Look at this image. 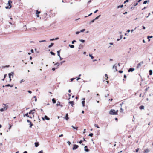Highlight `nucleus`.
Returning a JSON list of instances; mask_svg holds the SVG:
<instances>
[{"mask_svg":"<svg viewBox=\"0 0 153 153\" xmlns=\"http://www.w3.org/2000/svg\"><path fill=\"white\" fill-rule=\"evenodd\" d=\"M80 33V31H77V32H76V34H79V33Z\"/></svg>","mask_w":153,"mask_h":153,"instance_id":"3c124183","label":"nucleus"},{"mask_svg":"<svg viewBox=\"0 0 153 153\" xmlns=\"http://www.w3.org/2000/svg\"><path fill=\"white\" fill-rule=\"evenodd\" d=\"M8 108V106H6L5 107H4V108H2L3 109H4V111H6Z\"/></svg>","mask_w":153,"mask_h":153,"instance_id":"6ab92c4d","label":"nucleus"},{"mask_svg":"<svg viewBox=\"0 0 153 153\" xmlns=\"http://www.w3.org/2000/svg\"><path fill=\"white\" fill-rule=\"evenodd\" d=\"M60 63H56L55 64H54V65H56L57 66V67L56 68H58V67Z\"/></svg>","mask_w":153,"mask_h":153,"instance_id":"2eb2a0df","label":"nucleus"},{"mask_svg":"<svg viewBox=\"0 0 153 153\" xmlns=\"http://www.w3.org/2000/svg\"><path fill=\"white\" fill-rule=\"evenodd\" d=\"M32 111H31V110L30 111L29 113H28V114H32Z\"/></svg>","mask_w":153,"mask_h":153,"instance_id":"4d7b16f0","label":"nucleus"},{"mask_svg":"<svg viewBox=\"0 0 153 153\" xmlns=\"http://www.w3.org/2000/svg\"><path fill=\"white\" fill-rule=\"evenodd\" d=\"M10 86V85L9 84H7L5 85L6 87H8Z\"/></svg>","mask_w":153,"mask_h":153,"instance_id":"338daca9","label":"nucleus"},{"mask_svg":"<svg viewBox=\"0 0 153 153\" xmlns=\"http://www.w3.org/2000/svg\"><path fill=\"white\" fill-rule=\"evenodd\" d=\"M56 68H52V70L53 71H54L55 70Z\"/></svg>","mask_w":153,"mask_h":153,"instance_id":"0e129e2a","label":"nucleus"},{"mask_svg":"<svg viewBox=\"0 0 153 153\" xmlns=\"http://www.w3.org/2000/svg\"><path fill=\"white\" fill-rule=\"evenodd\" d=\"M134 70L135 69L134 68H130L128 70V72H132L134 71Z\"/></svg>","mask_w":153,"mask_h":153,"instance_id":"4468645a","label":"nucleus"},{"mask_svg":"<svg viewBox=\"0 0 153 153\" xmlns=\"http://www.w3.org/2000/svg\"><path fill=\"white\" fill-rule=\"evenodd\" d=\"M139 148H137L136 150V152H138V150H139Z\"/></svg>","mask_w":153,"mask_h":153,"instance_id":"bf43d9fd","label":"nucleus"},{"mask_svg":"<svg viewBox=\"0 0 153 153\" xmlns=\"http://www.w3.org/2000/svg\"><path fill=\"white\" fill-rule=\"evenodd\" d=\"M75 79V78H71V79H70V80H71V82H72Z\"/></svg>","mask_w":153,"mask_h":153,"instance_id":"de8ad7c7","label":"nucleus"},{"mask_svg":"<svg viewBox=\"0 0 153 153\" xmlns=\"http://www.w3.org/2000/svg\"><path fill=\"white\" fill-rule=\"evenodd\" d=\"M94 126L95 127H96L98 128H100V127H99V126H98V125L97 124H94Z\"/></svg>","mask_w":153,"mask_h":153,"instance_id":"cd10ccee","label":"nucleus"},{"mask_svg":"<svg viewBox=\"0 0 153 153\" xmlns=\"http://www.w3.org/2000/svg\"><path fill=\"white\" fill-rule=\"evenodd\" d=\"M118 111V110L115 111L114 109H111L109 111V113L111 115H116L117 114V112Z\"/></svg>","mask_w":153,"mask_h":153,"instance_id":"f257e3e1","label":"nucleus"},{"mask_svg":"<svg viewBox=\"0 0 153 153\" xmlns=\"http://www.w3.org/2000/svg\"><path fill=\"white\" fill-rule=\"evenodd\" d=\"M27 122L29 123H30V127L31 128L32 126H33V124L32 123L31 121L29 120H27Z\"/></svg>","mask_w":153,"mask_h":153,"instance_id":"6e6552de","label":"nucleus"},{"mask_svg":"<svg viewBox=\"0 0 153 153\" xmlns=\"http://www.w3.org/2000/svg\"><path fill=\"white\" fill-rule=\"evenodd\" d=\"M149 151H150L149 149H146L144 150V152H145V153H148V152Z\"/></svg>","mask_w":153,"mask_h":153,"instance_id":"aec40b11","label":"nucleus"},{"mask_svg":"<svg viewBox=\"0 0 153 153\" xmlns=\"http://www.w3.org/2000/svg\"><path fill=\"white\" fill-rule=\"evenodd\" d=\"M38 153H43V151L42 150H41L40 151H39Z\"/></svg>","mask_w":153,"mask_h":153,"instance_id":"5fc2aeb1","label":"nucleus"},{"mask_svg":"<svg viewBox=\"0 0 153 153\" xmlns=\"http://www.w3.org/2000/svg\"><path fill=\"white\" fill-rule=\"evenodd\" d=\"M35 146L36 147H38L39 145V143H37V142L35 143Z\"/></svg>","mask_w":153,"mask_h":153,"instance_id":"7c9ffc66","label":"nucleus"},{"mask_svg":"<svg viewBox=\"0 0 153 153\" xmlns=\"http://www.w3.org/2000/svg\"><path fill=\"white\" fill-rule=\"evenodd\" d=\"M31 111H32V118H33L34 117V114L35 113V110L34 109H33V110H31Z\"/></svg>","mask_w":153,"mask_h":153,"instance_id":"f8f14e48","label":"nucleus"},{"mask_svg":"<svg viewBox=\"0 0 153 153\" xmlns=\"http://www.w3.org/2000/svg\"><path fill=\"white\" fill-rule=\"evenodd\" d=\"M122 37H123V36L122 35H120V38H119V39H117V41H119L120 39H122Z\"/></svg>","mask_w":153,"mask_h":153,"instance_id":"4be33fe9","label":"nucleus"},{"mask_svg":"<svg viewBox=\"0 0 153 153\" xmlns=\"http://www.w3.org/2000/svg\"><path fill=\"white\" fill-rule=\"evenodd\" d=\"M153 36H148V37H147V38L148 39H149V41H150V39H149V38H152Z\"/></svg>","mask_w":153,"mask_h":153,"instance_id":"c756f323","label":"nucleus"},{"mask_svg":"<svg viewBox=\"0 0 153 153\" xmlns=\"http://www.w3.org/2000/svg\"><path fill=\"white\" fill-rule=\"evenodd\" d=\"M46 41L45 40H42V41H39V42H45Z\"/></svg>","mask_w":153,"mask_h":153,"instance_id":"09e8293b","label":"nucleus"},{"mask_svg":"<svg viewBox=\"0 0 153 153\" xmlns=\"http://www.w3.org/2000/svg\"><path fill=\"white\" fill-rule=\"evenodd\" d=\"M82 100H83L82 102V106L83 107H84L85 106V98H83Z\"/></svg>","mask_w":153,"mask_h":153,"instance_id":"423d86ee","label":"nucleus"},{"mask_svg":"<svg viewBox=\"0 0 153 153\" xmlns=\"http://www.w3.org/2000/svg\"><path fill=\"white\" fill-rule=\"evenodd\" d=\"M50 53L52 55H55V53L53 52L52 51H51L50 52Z\"/></svg>","mask_w":153,"mask_h":153,"instance_id":"c03bdc74","label":"nucleus"},{"mask_svg":"<svg viewBox=\"0 0 153 153\" xmlns=\"http://www.w3.org/2000/svg\"><path fill=\"white\" fill-rule=\"evenodd\" d=\"M143 61H141L137 65V67L138 68H139L140 67L141 65L142 64H143Z\"/></svg>","mask_w":153,"mask_h":153,"instance_id":"39448f33","label":"nucleus"},{"mask_svg":"<svg viewBox=\"0 0 153 153\" xmlns=\"http://www.w3.org/2000/svg\"><path fill=\"white\" fill-rule=\"evenodd\" d=\"M69 46L71 48H74V46L73 45H71L70 44H69Z\"/></svg>","mask_w":153,"mask_h":153,"instance_id":"a878e982","label":"nucleus"},{"mask_svg":"<svg viewBox=\"0 0 153 153\" xmlns=\"http://www.w3.org/2000/svg\"><path fill=\"white\" fill-rule=\"evenodd\" d=\"M12 3V2L10 1V0H9L8 1V3L7 4L9 6H6L5 7V8L7 9H10L11 8V3Z\"/></svg>","mask_w":153,"mask_h":153,"instance_id":"f03ea898","label":"nucleus"},{"mask_svg":"<svg viewBox=\"0 0 153 153\" xmlns=\"http://www.w3.org/2000/svg\"><path fill=\"white\" fill-rule=\"evenodd\" d=\"M89 56L91 57L92 59H93L94 57L91 55V54H89Z\"/></svg>","mask_w":153,"mask_h":153,"instance_id":"f704fd0d","label":"nucleus"},{"mask_svg":"<svg viewBox=\"0 0 153 153\" xmlns=\"http://www.w3.org/2000/svg\"><path fill=\"white\" fill-rule=\"evenodd\" d=\"M149 74L150 75H152V70L149 71Z\"/></svg>","mask_w":153,"mask_h":153,"instance_id":"bb28decb","label":"nucleus"},{"mask_svg":"<svg viewBox=\"0 0 153 153\" xmlns=\"http://www.w3.org/2000/svg\"><path fill=\"white\" fill-rule=\"evenodd\" d=\"M4 111V109H3L1 108V109H0V111L2 112Z\"/></svg>","mask_w":153,"mask_h":153,"instance_id":"8fccbe9b","label":"nucleus"},{"mask_svg":"<svg viewBox=\"0 0 153 153\" xmlns=\"http://www.w3.org/2000/svg\"><path fill=\"white\" fill-rule=\"evenodd\" d=\"M67 143L69 145H70V144H71V143L69 141H68V142H67Z\"/></svg>","mask_w":153,"mask_h":153,"instance_id":"864d4df0","label":"nucleus"},{"mask_svg":"<svg viewBox=\"0 0 153 153\" xmlns=\"http://www.w3.org/2000/svg\"><path fill=\"white\" fill-rule=\"evenodd\" d=\"M144 107L143 105H141L140 106L139 108L141 110L142 109H144Z\"/></svg>","mask_w":153,"mask_h":153,"instance_id":"412c9836","label":"nucleus"},{"mask_svg":"<svg viewBox=\"0 0 153 153\" xmlns=\"http://www.w3.org/2000/svg\"><path fill=\"white\" fill-rule=\"evenodd\" d=\"M52 101L53 103H55L56 102V100H55L54 98H53L52 99Z\"/></svg>","mask_w":153,"mask_h":153,"instance_id":"72a5a7b5","label":"nucleus"},{"mask_svg":"<svg viewBox=\"0 0 153 153\" xmlns=\"http://www.w3.org/2000/svg\"><path fill=\"white\" fill-rule=\"evenodd\" d=\"M98 11V10H96L94 12V13H96L97 11Z\"/></svg>","mask_w":153,"mask_h":153,"instance_id":"69168bd1","label":"nucleus"},{"mask_svg":"<svg viewBox=\"0 0 153 153\" xmlns=\"http://www.w3.org/2000/svg\"><path fill=\"white\" fill-rule=\"evenodd\" d=\"M78 142H79V143L80 144H81L82 142V140H80L79 142H77V143Z\"/></svg>","mask_w":153,"mask_h":153,"instance_id":"052dcab7","label":"nucleus"},{"mask_svg":"<svg viewBox=\"0 0 153 153\" xmlns=\"http://www.w3.org/2000/svg\"><path fill=\"white\" fill-rule=\"evenodd\" d=\"M24 80H23V79H22V80H21L20 81V83H22V82H24Z\"/></svg>","mask_w":153,"mask_h":153,"instance_id":"603ef678","label":"nucleus"},{"mask_svg":"<svg viewBox=\"0 0 153 153\" xmlns=\"http://www.w3.org/2000/svg\"><path fill=\"white\" fill-rule=\"evenodd\" d=\"M53 45L54 44L53 43H51V44L48 46V47L49 48H51Z\"/></svg>","mask_w":153,"mask_h":153,"instance_id":"c85d7f7f","label":"nucleus"},{"mask_svg":"<svg viewBox=\"0 0 153 153\" xmlns=\"http://www.w3.org/2000/svg\"><path fill=\"white\" fill-rule=\"evenodd\" d=\"M94 21L95 20H94V19L93 20L91 21L89 23L90 24H91L92 23H93V22H94Z\"/></svg>","mask_w":153,"mask_h":153,"instance_id":"58836bf2","label":"nucleus"},{"mask_svg":"<svg viewBox=\"0 0 153 153\" xmlns=\"http://www.w3.org/2000/svg\"><path fill=\"white\" fill-rule=\"evenodd\" d=\"M57 55L59 57L60 60H62L63 58H61L60 55V50L58 51H57Z\"/></svg>","mask_w":153,"mask_h":153,"instance_id":"7ed1b4c3","label":"nucleus"},{"mask_svg":"<svg viewBox=\"0 0 153 153\" xmlns=\"http://www.w3.org/2000/svg\"><path fill=\"white\" fill-rule=\"evenodd\" d=\"M85 30V29H83L81 30L80 31V32H83Z\"/></svg>","mask_w":153,"mask_h":153,"instance_id":"37998d69","label":"nucleus"},{"mask_svg":"<svg viewBox=\"0 0 153 153\" xmlns=\"http://www.w3.org/2000/svg\"><path fill=\"white\" fill-rule=\"evenodd\" d=\"M112 69L114 72L116 71H117V66H115V65H114L113 66Z\"/></svg>","mask_w":153,"mask_h":153,"instance_id":"20e7f679","label":"nucleus"},{"mask_svg":"<svg viewBox=\"0 0 153 153\" xmlns=\"http://www.w3.org/2000/svg\"><path fill=\"white\" fill-rule=\"evenodd\" d=\"M31 111H32V118H33L34 117V114L35 113V110L34 109H33V110H31Z\"/></svg>","mask_w":153,"mask_h":153,"instance_id":"ddd939ff","label":"nucleus"},{"mask_svg":"<svg viewBox=\"0 0 153 153\" xmlns=\"http://www.w3.org/2000/svg\"><path fill=\"white\" fill-rule=\"evenodd\" d=\"M136 27H135V28H134V29H132L130 31L132 32L134 30L136 29Z\"/></svg>","mask_w":153,"mask_h":153,"instance_id":"13d9d810","label":"nucleus"},{"mask_svg":"<svg viewBox=\"0 0 153 153\" xmlns=\"http://www.w3.org/2000/svg\"><path fill=\"white\" fill-rule=\"evenodd\" d=\"M78 147V146L76 145H74L73 148V150H75Z\"/></svg>","mask_w":153,"mask_h":153,"instance_id":"0eeeda50","label":"nucleus"},{"mask_svg":"<svg viewBox=\"0 0 153 153\" xmlns=\"http://www.w3.org/2000/svg\"><path fill=\"white\" fill-rule=\"evenodd\" d=\"M105 77H106L105 80H107L108 79V75L106 74H105Z\"/></svg>","mask_w":153,"mask_h":153,"instance_id":"2f4dec72","label":"nucleus"},{"mask_svg":"<svg viewBox=\"0 0 153 153\" xmlns=\"http://www.w3.org/2000/svg\"><path fill=\"white\" fill-rule=\"evenodd\" d=\"M65 62V61H62V62H60V64L61 65L64 62Z\"/></svg>","mask_w":153,"mask_h":153,"instance_id":"6e6d98bb","label":"nucleus"},{"mask_svg":"<svg viewBox=\"0 0 153 153\" xmlns=\"http://www.w3.org/2000/svg\"><path fill=\"white\" fill-rule=\"evenodd\" d=\"M80 77H78V78L77 79H76V80L77 81H78V80H79V79H80Z\"/></svg>","mask_w":153,"mask_h":153,"instance_id":"774afa93","label":"nucleus"},{"mask_svg":"<svg viewBox=\"0 0 153 153\" xmlns=\"http://www.w3.org/2000/svg\"><path fill=\"white\" fill-rule=\"evenodd\" d=\"M87 148V146H85L84 147V150L86 152H88L89 151V149L86 148Z\"/></svg>","mask_w":153,"mask_h":153,"instance_id":"dca6fc26","label":"nucleus"},{"mask_svg":"<svg viewBox=\"0 0 153 153\" xmlns=\"http://www.w3.org/2000/svg\"><path fill=\"white\" fill-rule=\"evenodd\" d=\"M101 16L100 15H99L97 17H96L94 19V20H97V19L98 18L100 17V16Z\"/></svg>","mask_w":153,"mask_h":153,"instance_id":"473e14b6","label":"nucleus"},{"mask_svg":"<svg viewBox=\"0 0 153 153\" xmlns=\"http://www.w3.org/2000/svg\"><path fill=\"white\" fill-rule=\"evenodd\" d=\"M129 1V0H126L124 2V3H125L127 2H128Z\"/></svg>","mask_w":153,"mask_h":153,"instance_id":"680f3d73","label":"nucleus"},{"mask_svg":"<svg viewBox=\"0 0 153 153\" xmlns=\"http://www.w3.org/2000/svg\"><path fill=\"white\" fill-rule=\"evenodd\" d=\"M59 105H60V102H59L58 101L57 102V104H56V105L57 106H58Z\"/></svg>","mask_w":153,"mask_h":153,"instance_id":"e433bc0d","label":"nucleus"},{"mask_svg":"<svg viewBox=\"0 0 153 153\" xmlns=\"http://www.w3.org/2000/svg\"><path fill=\"white\" fill-rule=\"evenodd\" d=\"M44 117H45V119H46V120H49V119H50L49 118H48V117H47V116H46V115H45V116Z\"/></svg>","mask_w":153,"mask_h":153,"instance_id":"393cba45","label":"nucleus"},{"mask_svg":"<svg viewBox=\"0 0 153 153\" xmlns=\"http://www.w3.org/2000/svg\"><path fill=\"white\" fill-rule=\"evenodd\" d=\"M23 29L25 31H26L27 30V27L26 25H25L23 26Z\"/></svg>","mask_w":153,"mask_h":153,"instance_id":"5701e85b","label":"nucleus"},{"mask_svg":"<svg viewBox=\"0 0 153 153\" xmlns=\"http://www.w3.org/2000/svg\"><path fill=\"white\" fill-rule=\"evenodd\" d=\"M76 42V41L75 40H73V41H72L71 43L72 44H74V42Z\"/></svg>","mask_w":153,"mask_h":153,"instance_id":"a18cd8bd","label":"nucleus"},{"mask_svg":"<svg viewBox=\"0 0 153 153\" xmlns=\"http://www.w3.org/2000/svg\"><path fill=\"white\" fill-rule=\"evenodd\" d=\"M147 2H148V1H144V2L143 3V4H146Z\"/></svg>","mask_w":153,"mask_h":153,"instance_id":"49530a36","label":"nucleus"},{"mask_svg":"<svg viewBox=\"0 0 153 153\" xmlns=\"http://www.w3.org/2000/svg\"><path fill=\"white\" fill-rule=\"evenodd\" d=\"M71 127L74 129H76V130H77L78 128V127H74L73 126H72Z\"/></svg>","mask_w":153,"mask_h":153,"instance_id":"b1692460","label":"nucleus"},{"mask_svg":"<svg viewBox=\"0 0 153 153\" xmlns=\"http://www.w3.org/2000/svg\"><path fill=\"white\" fill-rule=\"evenodd\" d=\"M6 76H7V74H5L4 75V78L2 79L3 81H4V79L6 78Z\"/></svg>","mask_w":153,"mask_h":153,"instance_id":"a19ab883","label":"nucleus"},{"mask_svg":"<svg viewBox=\"0 0 153 153\" xmlns=\"http://www.w3.org/2000/svg\"><path fill=\"white\" fill-rule=\"evenodd\" d=\"M40 13V11H39L38 10H36V16L37 17H39V14Z\"/></svg>","mask_w":153,"mask_h":153,"instance_id":"9b49d317","label":"nucleus"},{"mask_svg":"<svg viewBox=\"0 0 153 153\" xmlns=\"http://www.w3.org/2000/svg\"><path fill=\"white\" fill-rule=\"evenodd\" d=\"M25 116H27V117L30 118H32V116H30L29 115H28V113H27L24 115V117H25Z\"/></svg>","mask_w":153,"mask_h":153,"instance_id":"1a4fd4ad","label":"nucleus"},{"mask_svg":"<svg viewBox=\"0 0 153 153\" xmlns=\"http://www.w3.org/2000/svg\"><path fill=\"white\" fill-rule=\"evenodd\" d=\"M69 103L71 104V106L73 107V105H74V102L72 101H69Z\"/></svg>","mask_w":153,"mask_h":153,"instance_id":"a211bd4d","label":"nucleus"},{"mask_svg":"<svg viewBox=\"0 0 153 153\" xmlns=\"http://www.w3.org/2000/svg\"><path fill=\"white\" fill-rule=\"evenodd\" d=\"M14 72H11L9 73L8 74V75L9 76H11V75L12 76V77H13V74H14Z\"/></svg>","mask_w":153,"mask_h":153,"instance_id":"f3484780","label":"nucleus"},{"mask_svg":"<svg viewBox=\"0 0 153 153\" xmlns=\"http://www.w3.org/2000/svg\"><path fill=\"white\" fill-rule=\"evenodd\" d=\"M123 104V102L122 103L120 104V105L121 106V107H122V106Z\"/></svg>","mask_w":153,"mask_h":153,"instance_id":"e2e57ef3","label":"nucleus"},{"mask_svg":"<svg viewBox=\"0 0 153 153\" xmlns=\"http://www.w3.org/2000/svg\"><path fill=\"white\" fill-rule=\"evenodd\" d=\"M79 41L82 43H84L85 42V40L83 39H80Z\"/></svg>","mask_w":153,"mask_h":153,"instance_id":"4c0bfd02","label":"nucleus"},{"mask_svg":"<svg viewBox=\"0 0 153 153\" xmlns=\"http://www.w3.org/2000/svg\"><path fill=\"white\" fill-rule=\"evenodd\" d=\"M120 111L121 112H123V109L122 108V107L120 108Z\"/></svg>","mask_w":153,"mask_h":153,"instance_id":"79ce46f5","label":"nucleus"},{"mask_svg":"<svg viewBox=\"0 0 153 153\" xmlns=\"http://www.w3.org/2000/svg\"><path fill=\"white\" fill-rule=\"evenodd\" d=\"M123 7V5H122L120 6H118L117 7V8H122Z\"/></svg>","mask_w":153,"mask_h":153,"instance_id":"c9c22d12","label":"nucleus"},{"mask_svg":"<svg viewBox=\"0 0 153 153\" xmlns=\"http://www.w3.org/2000/svg\"><path fill=\"white\" fill-rule=\"evenodd\" d=\"M64 118L66 120H68L69 119V118L68 116V114L67 113L66 114L65 116V117H64Z\"/></svg>","mask_w":153,"mask_h":153,"instance_id":"9d476101","label":"nucleus"},{"mask_svg":"<svg viewBox=\"0 0 153 153\" xmlns=\"http://www.w3.org/2000/svg\"><path fill=\"white\" fill-rule=\"evenodd\" d=\"M93 135V134L92 133H91L89 135V136H90L91 137H92Z\"/></svg>","mask_w":153,"mask_h":153,"instance_id":"ea45409f","label":"nucleus"}]
</instances>
